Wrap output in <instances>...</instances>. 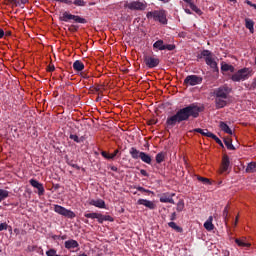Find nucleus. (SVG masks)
<instances>
[{"instance_id": "nucleus-1", "label": "nucleus", "mask_w": 256, "mask_h": 256, "mask_svg": "<svg viewBox=\"0 0 256 256\" xmlns=\"http://www.w3.org/2000/svg\"><path fill=\"white\" fill-rule=\"evenodd\" d=\"M203 111V108L197 106L196 104H190L184 108L179 109L176 114L170 116L166 120V127L173 129L177 123H183V121H189L190 117L197 119L199 113Z\"/></svg>"}, {"instance_id": "nucleus-2", "label": "nucleus", "mask_w": 256, "mask_h": 256, "mask_svg": "<svg viewBox=\"0 0 256 256\" xmlns=\"http://www.w3.org/2000/svg\"><path fill=\"white\" fill-rule=\"evenodd\" d=\"M229 93H231V88H229L227 85H222L219 88L214 89L213 97H215L216 109H223V107H227Z\"/></svg>"}, {"instance_id": "nucleus-3", "label": "nucleus", "mask_w": 256, "mask_h": 256, "mask_svg": "<svg viewBox=\"0 0 256 256\" xmlns=\"http://www.w3.org/2000/svg\"><path fill=\"white\" fill-rule=\"evenodd\" d=\"M147 19H153L154 21H158L162 25H167V14H165L164 10H155L148 12L146 14Z\"/></svg>"}, {"instance_id": "nucleus-4", "label": "nucleus", "mask_w": 256, "mask_h": 256, "mask_svg": "<svg viewBox=\"0 0 256 256\" xmlns=\"http://www.w3.org/2000/svg\"><path fill=\"white\" fill-rule=\"evenodd\" d=\"M250 73L251 71H249V68H243L234 73L231 76V79L234 82L245 81V79H249Z\"/></svg>"}, {"instance_id": "nucleus-5", "label": "nucleus", "mask_w": 256, "mask_h": 256, "mask_svg": "<svg viewBox=\"0 0 256 256\" xmlns=\"http://www.w3.org/2000/svg\"><path fill=\"white\" fill-rule=\"evenodd\" d=\"M54 211L55 213H58V215H62L63 217H67L68 219H75L76 217L75 212L67 210L65 207L60 205H54Z\"/></svg>"}, {"instance_id": "nucleus-6", "label": "nucleus", "mask_w": 256, "mask_h": 256, "mask_svg": "<svg viewBox=\"0 0 256 256\" xmlns=\"http://www.w3.org/2000/svg\"><path fill=\"white\" fill-rule=\"evenodd\" d=\"M71 19H73L75 23H82V24L87 23V20L85 18H81V16L69 14L68 12H64L60 17V21H64L65 23H67V21Z\"/></svg>"}, {"instance_id": "nucleus-7", "label": "nucleus", "mask_w": 256, "mask_h": 256, "mask_svg": "<svg viewBox=\"0 0 256 256\" xmlns=\"http://www.w3.org/2000/svg\"><path fill=\"white\" fill-rule=\"evenodd\" d=\"M202 82H203V78H201L197 75H189L185 78L184 85H186V87L189 86V85L191 87H193L195 85L201 84Z\"/></svg>"}, {"instance_id": "nucleus-8", "label": "nucleus", "mask_w": 256, "mask_h": 256, "mask_svg": "<svg viewBox=\"0 0 256 256\" xmlns=\"http://www.w3.org/2000/svg\"><path fill=\"white\" fill-rule=\"evenodd\" d=\"M144 63L146 65V67H148L149 69H155V67H157V65H159L160 60L157 57L145 55Z\"/></svg>"}, {"instance_id": "nucleus-9", "label": "nucleus", "mask_w": 256, "mask_h": 256, "mask_svg": "<svg viewBox=\"0 0 256 256\" xmlns=\"http://www.w3.org/2000/svg\"><path fill=\"white\" fill-rule=\"evenodd\" d=\"M125 7H127L131 11H144L146 6L143 2L133 1V2H127L125 4Z\"/></svg>"}, {"instance_id": "nucleus-10", "label": "nucleus", "mask_w": 256, "mask_h": 256, "mask_svg": "<svg viewBox=\"0 0 256 256\" xmlns=\"http://www.w3.org/2000/svg\"><path fill=\"white\" fill-rule=\"evenodd\" d=\"M29 183L31 186L34 187V189L38 190L39 197H41L42 195H45V187H43V184H41L39 181L35 179H31Z\"/></svg>"}, {"instance_id": "nucleus-11", "label": "nucleus", "mask_w": 256, "mask_h": 256, "mask_svg": "<svg viewBox=\"0 0 256 256\" xmlns=\"http://www.w3.org/2000/svg\"><path fill=\"white\" fill-rule=\"evenodd\" d=\"M173 197H175V193H164L160 196V203H171L172 205H175Z\"/></svg>"}, {"instance_id": "nucleus-12", "label": "nucleus", "mask_w": 256, "mask_h": 256, "mask_svg": "<svg viewBox=\"0 0 256 256\" xmlns=\"http://www.w3.org/2000/svg\"><path fill=\"white\" fill-rule=\"evenodd\" d=\"M230 165L231 161L229 160V156L224 155L222 158V166L220 168V173H225V171H229Z\"/></svg>"}, {"instance_id": "nucleus-13", "label": "nucleus", "mask_w": 256, "mask_h": 256, "mask_svg": "<svg viewBox=\"0 0 256 256\" xmlns=\"http://www.w3.org/2000/svg\"><path fill=\"white\" fill-rule=\"evenodd\" d=\"M137 204L144 205V207H147L148 209H155L157 207L153 201H149L147 199H139Z\"/></svg>"}, {"instance_id": "nucleus-14", "label": "nucleus", "mask_w": 256, "mask_h": 256, "mask_svg": "<svg viewBox=\"0 0 256 256\" xmlns=\"http://www.w3.org/2000/svg\"><path fill=\"white\" fill-rule=\"evenodd\" d=\"M64 247L65 249H77V247H79V242H77L76 240L70 239L65 241L64 243Z\"/></svg>"}, {"instance_id": "nucleus-15", "label": "nucleus", "mask_w": 256, "mask_h": 256, "mask_svg": "<svg viewBox=\"0 0 256 256\" xmlns=\"http://www.w3.org/2000/svg\"><path fill=\"white\" fill-rule=\"evenodd\" d=\"M205 58V62L210 60L213 57V53L209 50H203L200 55H198V59H203Z\"/></svg>"}, {"instance_id": "nucleus-16", "label": "nucleus", "mask_w": 256, "mask_h": 256, "mask_svg": "<svg viewBox=\"0 0 256 256\" xmlns=\"http://www.w3.org/2000/svg\"><path fill=\"white\" fill-rule=\"evenodd\" d=\"M90 205L94 207H98L99 209H105V201L98 199V200H91Z\"/></svg>"}, {"instance_id": "nucleus-17", "label": "nucleus", "mask_w": 256, "mask_h": 256, "mask_svg": "<svg viewBox=\"0 0 256 256\" xmlns=\"http://www.w3.org/2000/svg\"><path fill=\"white\" fill-rule=\"evenodd\" d=\"M221 71H224V72L230 71V73H235V67L233 65L222 62Z\"/></svg>"}, {"instance_id": "nucleus-18", "label": "nucleus", "mask_w": 256, "mask_h": 256, "mask_svg": "<svg viewBox=\"0 0 256 256\" xmlns=\"http://www.w3.org/2000/svg\"><path fill=\"white\" fill-rule=\"evenodd\" d=\"M255 25V22L253 20L246 18L245 19V27L246 29H249L250 33H255V28H253Z\"/></svg>"}, {"instance_id": "nucleus-19", "label": "nucleus", "mask_w": 256, "mask_h": 256, "mask_svg": "<svg viewBox=\"0 0 256 256\" xmlns=\"http://www.w3.org/2000/svg\"><path fill=\"white\" fill-rule=\"evenodd\" d=\"M204 228L207 231H213V229H215V226L213 225V216H210L208 220L204 223Z\"/></svg>"}, {"instance_id": "nucleus-20", "label": "nucleus", "mask_w": 256, "mask_h": 256, "mask_svg": "<svg viewBox=\"0 0 256 256\" xmlns=\"http://www.w3.org/2000/svg\"><path fill=\"white\" fill-rule=\"evenodd\" d=\"M142 153L143 152L137 150V148H135V147H132L130 149V155H131L132 159H141V154Z\"/></svg>"}, {"instance_id": "nucleus-21", "label": "nucleus", "mask_w": 256, "mask_h": 256, "mask_svg": "<svg viewBox=\"0 0 256 256\" xmlns=\"http://www.w3.org/2000/svg\"><path fill=\"white\" fill-rule=\"evenodd\" d=\"M219 127H220L221 131H224V133H227L228 135H233V130H231V128H229V125H227V123L220 122Z\"/></svg>"}, {"instance_id": "nucleus-22", "label": "nucleus", "mask_w": 256, "mask_h": 256, "mask_svg": "<svg viewBox=\"0 0 256 256\" xmlns=\"http://www.w3.org/2000/svg\"><path fill=\"white\" fill-rule=\"evenodd\" d=\"M73 69L74 71H83L85 69V64H83V62H81L80 60H76L73 63Z\"/></svg>"}, {"instance_id": "nucleus-23", "label": "nucleus", "mask_w": 256, "mask_h": 256, "mask_svg": "<svg viewBox=\"0 0 256 256\" xmlns=\"http://www.w3.org/2000/svg\"><path fill=\"white\" fill-rule=\"evenodd\" d=\"M235 243L238 247H251V243L245 242V238H236Z\"/></svg>"}, {"instance_id": "nucleus-24", "label": "nucleus", "mask_w": 256, "mask_h": 256, "mask_svg": "<svg viewBox=\"0 0 256 256\" xmlns=\"http://www.w3.org/2000/svg\"><path fill=\"white\" fill-rule=\"evenodd\" d=\"M194 132L195 133H200V135H203L204 137H210L211 138V135H213L212 132H209L208 129H201V128H196L194 129Z\"/></svg>"}, {"instance_id": "nucleus-25", "label": "nucleus", "mask_w": 256, "mask_h": 256, "mask_svg": "<svg viewBox=\"0 0 256 256\" xmlns=\"http://www.w3.org/2000/svg\"><path fill=\"white\" fill-rule=\"evenodd\" d=\"M140 159L143 161V163H147V165H151L152 158L149 156V154L142 152L140 154Z\"/></svg>"}, {"instance_id": "nucleus-26", "label": "nucleus", "mask_w": 256, "mask_h": 256, "mask_svg": "<svg viewBox=\"0 0 256 256\" xmlns=\"http://www.w3.org/2000/svg\"><path fill=\"white\" fill-rule=\"evenodd\" d=\"M206 65H209V67H211V69H214V71H219V68L217 67V62L215 61V59H213V56L209 60H206Z\"/></svg>"}, {"instance_id": "nucleus-27", "label": "nucleus", "mask_w": 256, "mask_h": 256, "mask_svg": "<svg viewBox=\"0 0 256 256\" xmlns=\"http://www.w3.org/2000/svg\"><path fill=\"white\" fill-rule=\"evenodd\" d=\"M224 145L229 149L230 151H235V146H233V140L230 138L224 139Z\"/></svg>"}, {"instance_id": "nucleus-28", "label": "nucleus", "mask_w": 256, "mask_h": 256, "mask_svg": "<svg viewBox=\"0 0 256 256\" xmlns=\"http://www.w3.org/2000/svg\"><path fill=\"white\" fill-rule=\"evenodd\" d=\"M154 49H159V51H165V44L163 40H158L153 44Z\"/></svg>"}, {"instance_id": "nucleus-29", "label": "nucleus", "mask_w": 256, "mask_h": 256, "mask_svg": "<svg viewBox=\"0 0 256 256\" xmlns=\"http://www.w3.org/2000/svg\"><path fill=\"white\" fill-rule=\"evenodd\" d=\"M168 227H170L171 229H174V231H176L177 233H183V228L178 226L177 223L175 222H169Z\"/></svg>"}, {"instance_id": "nucleus-30", "label": "nucleus", "mask_w": 256, "mask_h": 256, "mask_svg": "<svg viewBox=\"0 0 256 256\" xmlns=\"http://www.w3.org/2000/svg\"><path fill=\"white\" fill-rule=\"evenodd\" d=\"M246 173H255L256 172V162H250L246 167Z\"/></svg>"}, {"instance_id": "nucleus-31", "label": "nucleus", "mask_w": 256, "mask_h": 256, "mask_svg": "<svg viewBox=\"0 0 256 256\" xmlns=\"http://www.w3.org/2000/svg\"><path fill=\"white\" fill-rule=\"evenodd\" d=\"M103 221H110V222H113L114 219H113V217H111L110 215H103V214H100V215H99L98 223H103Z\"/></svg>"}, {"instance_id": "nucleus-32", "label": "nucleus", "mask_w": 256, "mask_h": 256, "mask_svg": "<svg viewBox=\"0 0 256 256\" xmlns=\"http://www.w3.org/2000/svg\"><path fill=\"white\" fill-rule=\"evenodd\" d=\"M186 3H188V5H189V7H190V9H192V11H194L195 13H197V15H201V9H199L198 7H197V5H194V3H193V1L192 0H190V2H186Z\"/></svg>"}, {"instance_id": "nucleus-33", "label": "nucleus", "mask_w": 256, "mask_h": 256, "mask_svg": "<svg viewBox=\"0 0 256 256\" xmlns=\"http://www.w3.org/2000/svg\"><path fill=\"white\" fill-rule=\"evenodd\" d=\"M7 197H9V191H7L5 189H0V203L2 201H5V199H7Z\"/></svg>"}, {"instance_id": "nucleus-34", "label": "nucleus", "mask_w": 256, "mask_h": 256, "mask_svg": "<svg viewBox=\"0 0 256 256\" xmlns=\"http://www.w3.org/2000/svg\"><path fill=\"white\" fill-rule=\"evenodd\" d=\"M165 161V152H160L156 155V163L160 164Z\"/></svg>"}, {"instance_id": "nucleus-35", "label": "nucleus", "mask_w": 256, "mask_h": 256, "mask_svg": "<svg viewBox=\"0 0 256 256\" xmlns=\"http://www.w3.org/2000/svg\"><path fill=\"white\" fill-rule=\"evenodd\" d=\"M99 215L100 213H86L84 214V216L87 218V219H97L99 221Z\"/></svg>"}, {"instance_id": "nucleus-36", "label": "nucleus", "mask_w": 256, "mask_h": 256, "mask_svg": "<svg viewBox=\"0 0 256 256\" xmlns=\"http://www.w3.org/2000/svg\"><path fill=\"white\" fill-rule=\"evenodd\" d=\"M183 209H185V202L183 200H179L177 203L176 211H178V213H181Z\"/></svg>"}, {"instance_id": "nucleus-37", "label": "nucleus", "mask_w": 256, "mask_h": 256, "mask_svg": "<svg viewBox=\"0 0 256 256\" xmlns=\"http://www.w3.org/2000/svg\"><path fill=\"white\" fill-rule=\"evenodd\" d=\"M197 179L198 181L203 183V185H211V180H209L208 178L198 176Z\"/></svg>"}, {"instance_id": "nucleus-38", "label": "nucleus", "mask_w": 256, "mask_h": 256, "mask_svg": "<svg viewBox=\"0 0 256 256\" xmlns=\"http://www.w3.org/2000/svg\"><path fill=\"white\" fill-rule=\"evenodd\" d=\"M210 139H214V141L220 145V147H223V142L221 141V139H219V137H217V135L215 134H210Z\"/></svg>"}, {"instance_id": "nucleus-39", "label": "nucleus", "mask_w": 256, "mask_h": 256, "mask_svg": "<svg viewBox=\"0 0 256 256\" xmlns=\"http://www.w3.org/2000/svg\"><path fill=\"white\" fill-rule=\"evenodd\" d=\"M222 217L224 218L225 223H227V217H229V205L224 208Z\"/></svg>"}, {"instance_id": "nucleus-40", "label": "nucleus", "mask_w": 256, "mask_h": 256, "mask_svg": "<svg viewBox=\"0 0 256 256\" xmlns=\"http://www.w3.org/2000/svg\"><path fill=\"white\" fill-rule=\"evenodd\" d=\"M73 3L76 5V7H85L87 5V2L83 0H74Z\"/></svg>"}, {"instance_id": "nucleus-41", "label": "nucleus", "mask_w": 256, "mask_h": 256, "mask_svg": "<svg viewBox=\"0 0 256 256\" xmlns=\"http://www.w3.org/2000/svg\"><path fill=\"white\" fill-rule=\"evenodd\" d=\"M135 189H137V191H141V193H153L151 190H147L141 186H137Z\"/></svg>"}, {"instance_id": "nucleus-42", "label": "nucleus", "mask_w": 256, "mask_h": 256, "mask_svg": "<svg viewBox=\"0 0 256 256\" xmlns=\"http://www.w3.org/2000/svg\"><path fill=\"white\" fill-rule=\"evenodd\" d=\"M70 139H72V141H75V143H81V139H79V136L75 134H71Z\"/></svg>"}, {"instance_id": "nucleus-43", "label": "nucleus", "mask_w": 256, "mask_h": 256, "mask_svg": "<svg viewBox=\"0 0 256 256\" xmlns=\"http://www.w3.org/2000/svg\"><path fill=\"white\" fill-rule=\"evenodd\" d=\"M47 256H56L57 255V250L55 249H50L46 252Z\"/></svg>"}, {"instance_id": "nucleus-44", "label": "nucleus", "mask_w": 256, "mask_h": 256, "mask_svg": "<svg viewBox=\"0 0 256 256\" xmlns=\"http://www.w3.org/2000/svg\"><path fill=\"white\" fill-rule=\"evenodd\" d=\"M165 49H167L168 51H173L175 49V45L173 44L164 45V51Z\"/></svg>"}, {"instance_id": "nucleus-45", "label": "nucleus", "mask_w": 256, "mask_h": 256, "mask_svg": "<svg viewBox=\"0 0 256 256\" xmlns=\"http://www.w3.org/2000/svg\"><path fill=\"white\" fill-rule=\"evenodd\" d=\"M9 227V225L4 222L0 224V231H7V228Z\"/></svg>"}, {"instance_id": "nucleus-46", "label": "nucleus", "mask_w": 256, "mask_h": 256, "mask_svg": "<svg viewBox=\"0 0 256 256\" xmlns=\"http://www.w3.org/2000/svg\"><path fill=\"white\" fill-rule=\"evenodd\" d=\"M59 3H65L66 5H72L73 1L71 0H58Z\"/></svg>"}, {"instance_id": "nucleus-47", "label": "nucleus", "mask_w": 256, "mask_h": 256, "mask_svg": "<svg viewBox=\"0 0 256 256\" xmlns=\"http://www.w3.org/2000/svg\"><path fill=\"white\" fill-rule=\"evenodd\" d=\"M256 89V77L253 79L251 85H250V90Z\"/></svg>"}, {"instance_id": "nucleus-48", "label": "nucleus", "mask_w": 256, "mask_h": 256, "mask_svg": "<svg viewBox=\"0 0 256 256\" xmlns=\"http://www.w3.org/2000/svg\"><path fill=\"white\" fill-rule=\"evenodd\" d=\"M101 155H102V157H104L105 159H110V154L107 153L106 151H102V152H101Z\"/></svg>"}, {"instance_id": "nucleus-49", "label": "nucleus", "mask_w": 256, "mask_h": 256, "mask_svg": "<svg viewBox=\"0 0 256 256\" xmlns=\"http://www.w3.org/2000/svg\"><path fill=\"white\" fill-rule=\"evenodd\" d=\"M119 154V150H115L114 153L110 154V159H115L117 155Z\"/></svg>"}, {"instance_id": "nucleus-50", "label": "nucleus", "mask_w": 256, "mask_h": 256, "mask_svg": "<svg viewBox=\"0 0 256 256\" xmlns=\"http://www.w3.org/2000/svg\"><path fill=\"white\" fill-rule=\"evenodd\" d=\"M140 173L141 175H143V177H149V173H147V170L141 169Z\"/></svg>"}, {"instance_id": "nucleus-51", "label": "nucleus", "mask_w": 256, "mask_h": 256, "mask_svg": "<svg viewBox=\"0 0 256 256\" xmlns=\"http://www.w3.org/2000/svg\"><path fill=\"white\" fill-rule=\"evenodd\" d=\"M170 219L171 221H175V219H177V213H172Z\"/></svg>"}, {"instance_id": "nucleus-52", "label": "nucleus", "mask_w": 256, "mask_h": 256, "mask_svg": "<svg viewBox=\"0 0 256 256\" xmlns=\"http://www.w3.org/2000/svg\"><path fill=\"white\" fill-rule=\"evenodd\" d=\"M54 69H55V66L49 65L47 68V71H49L51 73Z\"/></svg>"}, {"instance_id": "nucleus-53", "label": "nucleus", "mask_w": 256, "mask_h": 256, "mask_svg": "<svg viewBox=\"0 0 256 256\" xmlns=\"http://www.w3.org/2000/svg\"><path fill=\"white\" fill-rule=\"evenodd\" d=\"M5 37V31L3 29H0V39H3Z\"/></svg>"}, {"instance_id": "nucleus-54", "label": "nucleus", "mask_w": 256, "mask_h": 256, "mask_svg": "<svg viewBox=\"0 0 256 256\" xmlns=\"http://www.w3.org/2000/svg\"><path fill=\"white\" fill-rule=\"evenodd\" d=\"M77 26L75 25H72L70 28H69V31H77Z\"/></svg>"}, {"instance_id": "nucleus-55", "label": "nucleus", "mask_w": 256, "mask_h": 256, "mask_svg": "<svg viewBox=\"0 0 256 256\" xmlns=\"http://www.w3.org/2000/svg\"><path fill=\"white\" fill-rule=\"evenodd\" d=\"M28 249L29 251H35V249H37V246H29Z\"/></svg>"}, {"instance_id": "nucleus-56", "label": "nucleus", "mask_w": 256, "mask_h": 256, "mask_svg": "<svg viewBox=\"0 0 256 256\" xmlns=\"http://www.w3.org/2000/svg\"><path fill=\"white\" fill-rule=\"evenodd\" d=\"M5 37H11V31L4 32Z\"/></svg>"}, {"instance_id": "nucleus-57", "label": "nucleus", "mask_w": 256, "mask_h": 256, "mask_svg": "<svg viewBox=\"0 0 256 256\" xmlns=\"http://www.w3.org/2000/svg\"><path fill=\"white\" fill-rule=\"evenodd\" d=\"M245 3H246L247 5H249L250 7H253V5H255V4H252L251 1H249V0H246Z\"/></svg>"}, {"instance_id": "nucleus-58", "label": "nucleus", "mask_w": 256, "mask_h": 256, "mask_svg": "<svg viewBox=\"0 0 256 256\" xmlns=\"http://www.w3.org/2000/svg\"><path fill=\"white\" fill-rule=\"evenodd\" d=\"M22 5H25V3H29V0H21Z\"/></svg>"}, {"instance_id": "nucleus-59", "label": "nucleus", "mask_w": 256, "mask_h": 256, "mask_svg": "<svg viewBox=\"0 0 256 256\" xmlns=\"http://www.w3.org/2000/svg\"><path fill=\"white\" fill-rule=\"evenodd\" d=\"M185 13H187L188 15H191V10L185 9Z\"/></svg>"}, {"instance_id": "nucleus-60", "label": "nucleus", "mask_w": 256, "mask_h": 256, "mask_svg": "<svg viewBox=\"0 0 256 256\" xmlns=\"http://www.w3.org/2000/svg\"><path fill=\"white\" fill-rule=\"evenodd\" d=\"M61 239H62V241H65V239H67V235L61 236Z\"/></svg>"}, {"instance_id": "nucleus-61", "label": "nucleus", "mask_w": 256, "mask_h": 256, "mask_svg": "<svg viewBox=\"0 0 256 256\" xmlns=\"http://www.w3.org/2000/svg\"><path fill=\"white\" fill-rule=\"evenodd\" d=\"M111 170H112V171H117V167H116V166H112V167H111Z\"/></svg>"}, {"instance_id": "nucleus-62", "label": "nucleus", "mask_w": 256, "mask_h": 256, "mask_svg": "<svg viewBox=\"0 0 256 256\" xmlns=\"http://www.w3.org/2000/svg\"><path fill=\"white\" fill-rule=\"evenodd\" d=\"M95 91H97V92L101 91V87L97 86V87L95 88Z\"/></svg>"}, {"instance_id": "nucleus-63", "label": "nucleus", "mask_w": 256, "mask_h": 256, "mask_svg": "<svg viewBox=\"0 0 256 256\" xmlns=\"http://www.w3.org/2000/svg\"><path fill=\"white\" fill-rule=\"evenodd\" d=\"M81 75H82V77L87 78V74L82 73Z\"/></svg>"}, {"instance_id": "nucleus-64", "label": "nucleus", "mask_w": 256, "mask_h": 256, "mask_svg": "<svg viewBox=\"0 0 256 256\" xmlns=\"http://www.w3.org/2000/svg\"><path fill=\"white\" fill-rule=\"evenodd\" d=\"M79 256H87V254L83 253V254H80Z\"/></svg>"}]
</instances>
